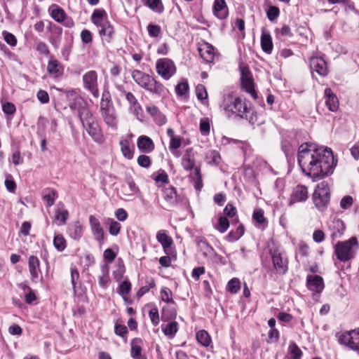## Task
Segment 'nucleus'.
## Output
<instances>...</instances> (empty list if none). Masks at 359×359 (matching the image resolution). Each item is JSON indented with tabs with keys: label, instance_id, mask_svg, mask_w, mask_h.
I'll return each instance as SVG.
<instances>
[{
	"label": "nucleus",
	"instance_id": "obj_56",
	"mask_svg": "<svg viewBox=\"0 0 359 359\" xmlns=\"http://www.w3.org/2000/svg\"><path fill=\"white\" fill-rule=\"evenodd\" d=\"M155 287V283L153 280H151L148 285H146V286H143L137 292V295L138 297H142L143 296L144 294H146L147 292H148L150 289L153 288Z\"/></svg>",
	"mask_w": 359,
	"mask_h": 359
},
{
	"label": "nucleus",
	"instance_id": "obj_27",
	"mask_svg": "<svg viewBox=\"0 0 359 359\" xmlns=\"http://www.w3.org/2000/svg\"><path fill=\"white\" fill-rule=\"evenodd\" d=\"M139 192L138 187L132 179L127 180V184L123 186V194L126 196L131 197Z\"/></svg>",
	"mask_w": 359,
	"mask_h": 359
},
{
	"label": "nucleus",
	"instance_id": "obj_24",
	"mask_svg": "<svg viewBox=\"0 0 359 359\" xmlns=\"http://www.w3.org/2000/svg\"><path fill=\"white\" fill-rule=\"evenodd\" d=\"M156 239L161 244L165 252H166L167 249L170 248L173 243L172 238L168 236L164 230H160L157 232Z\"/></svg>",
	"mask_w": 359,
	"mask_h": 359
},
{
	"label": "nucleus",
	"instance_id": "obj_6",
	"mask_svg": "<svg viewBox=\"0 0 359 359\" xmlns=\"http://www.w3.org/2000/svg\"><path fill=\"white\" fill-rule=\"evenodd\" d=\"M338 342L359 354V327L337 334Z\"/></svg>",
	"mask_w": 359,
	"mask_h": 359
},
{
	"label": "nucleus",
	"instance_id": "obj_1",
	"mask_svg": "<svg viewBox=\"0 0 359 359\" xmlns=\"http://www.w3.org/2000/svg\"><path fill=\"white\" fill-rule=\"evenodd\" d=\"M297 157L302 172L313 179L330 175L336 165L330 149L316 148L312 144H302L299 147Z\"/></svg>",
	"mask_w": 359,
	"mask_h": 359
},
{
	"label": "nucleus",
	"instance_id": "obj_52",
	"mask_svg": "<svg viewBox=\"0 0 359 359\" xmlns=\"http://www.w3.org/2000/svg\"><path fill=\"white\" fill-rule=\"evenodd\" d=\"M81 38L82 42L85 44L90 43L93 40L91 32L88 29H83L81 32Z\"/></svg>",
	"mask_w": 359,
	"mask_h": 359
},
{
	"label": "nucleus",
	"instance_id": "obj_37",
	"mask_svg": "<svg viewBox=\"0 0 359 359\" xmlns=\"http://www.w3.org/2000/svg\"><path fill=\"white\" fill-rule=\"evenodd\" d=\"M241 289V283L236 278H232L227 285V290L231 293H237Z\"/></svg>",
	"mask_w": 359,
	"mask_h": 359
},
{
	"label": "nucleus",
	"instance_id": "obj_19",
	"mask_svg": "<svg viewBox=\"0 0 359 359\" xmlns=\"http://www.w3.org/2000/svg\"><path fill=\"white\" fill-rule=\"evenodd\" d=\"M325 104L332 111H336L339 108V101L337 97L332 93L330 88L325 90Z\"/></svg>",
	"mask_w": 359,
	"mask_h": 359
},
{
	"label": "nucleus",
	"instance_id": "obj_5",
	"mask_svg": "<svg viewBox=\"0 0 359 359\" xmlns=\"http://www.w3.org/2000/svg\"><path fill=\"white\" fill-rule=\"evenodd\" d=\"M105 11L101 9L94 11L91 20L99 28V34L107 42H109L114 34V27L109 22L104 18Z\"/></svg>",
	"mask_w": 359,
	"mask_h": 359
},
{
	"label": "nucleus",
	"instance_id": "obj_15",
	"mask_svg": "<svg viewBox=\"0 0 359 359\" xmlns=\"http://www.w3.org/2000/svg\"><path fill=\"white\" fill-rule=\"evenodd\" d=\"M308 198L307 187L304 185H297L293 190L290 196V205L294 203L304 202Z\"/></svg>",
	"mask_w": 359,
	"mask_h": 359
},
{
	"label": "nucleus",
	"instance_id": "obj_50",
	"mask_svg": "<svg viewBox=\"0 0 359 359\" xmlns=\"http://www.w3.org/2000/svg\"><path fill=\"white\" fill-rule=\"evenodd\" d=\"M182 144V138L179 136H175L170 139L169 149L170 150H176L180 148Z\"/></svg>",
	"mask_w": 359,
	"mask_h": 359
},
{
	"label": "nucleus",
	"instance_id": "obj_26",
	"mask_svg": "<svg viewBox=\"0 0 359 359\" xmlns=\"http://www.w3.org/2000/svg\"><path fill=\"white\" fill-rule=\"evenodd\" d=\"M42 198L47 206H52L57 198V192L53 189H46L42 192Z\"/></svg>",
	"mask_w": 359,
	"mask_h": 359
},
{
	"label": "nucleus",
	"instance_id": "obj_31",
	"mask_svg": "<svg viewBox=\"0 0 359 359\" xmlns=\"http://www.w3.org/2000/svg\"><path fill=\"white\" fill-rule=\"evenodd\" d=\"M162 330L166 336L172 338L178 330V324L175 321L170 322Z\"/></svg>",
	"mask_w": 359,
	"mask_h": 359
},
{
	"label": "nucleus",
	"instance_id": "obj_53",
	"mask_svg": "<svg viewBox=\"0 0 359 359\" xmlns=\"http://www.w3.org/2000/svg\"><path fill=\"white\" fill-rule=\"evenodd\" d=\"M121 229V224L116 221H112L109 226V233L112 236H116L119 233Z\"/></svg>",
	"mask_w": 359,
	"mask_h": 359
},
{
	"label": "nucleus",
	"instance_id": "obj_4",
	"mask_svg": "<svg viewBox=\"0 0 359 359\" xmlns=\"http://www.w3.org/2000/svg\"><path fill=\"white\" fill-rule=\"evenodd\" d=\"M358 246L357 238L351 237L347 241H339L334 246V253L340 262H346L354 258Z\"/></svg>",
	"mask_w": 359,
	"mask_h": 359
},
{
	"label": "nucleus",
	"instance_id": "obj_47",
	"mask_svg": "<svg viewBox=\"0 0 359 359\" xmlns=\"http://www.w3.org/2000/svg\"><path fill=\"white\" fill-rule=\"evenodd\" d=\"M196 93L198 100H202L208 97V93L205 88L201 84H199L196 86Z\"/></svg>",
	"mask_w": 359,
	"mask_h": 359
},
{
	"label": "nucleus",
	"instance_id": "obj_36",
	"mask_svg": "<svg viewBox=\"0 0 359 359\" xmlns=\"http://www.w3.org/2000/svg\"><path fill=\"white\" fill-rule=\"evenodd\" d=\"M146 5L155 12H163V6L161 0H147Z\"/></svg>",
	"mask_w": 359,
	"mask_h": 359
},
{
	"label": "nucleus",
	"instance_id": "obj_33",
	"mask_svg": "<svg viewBox=\"0 0 359 359\" xmlns=\"http://www.w3.org/2000/svg\"><path fill=\"white\" fill-rule=\"evenodd\" d=\"M51 17L57 22H62L65 18V11L57 7H53L50 10Z\"/></svg>",
	"mask_w": 359,
	"mask_h": 359
},
{
	"label": "nucleus",
	"instance_id": "obj_7",
	"mask_svg": "<svg viewBox=\"0 0 359 359\" xmlns=\"http://www.w3.org/2000/svg\"><path fill=\"white\" fill-rule=\"evenodd\" d=\"M330 198V189L326 182H320L313 194V202L316 208L323 210L327 205Z\"/></svg>",
	"mask_w": 359,
	"mask_h": 359
},
{
	"label": "nucleus",
	"instance_id": "obj_3",
	"mask_svg": "<svg viewBox=\"0 0 359 359\" xmlns=\"http://www.w3.org/2000/svg\"><path fill=\"white\" fill-rule=\"evenodd\" d=\"M222 107L228 116L236 114L243 118H248L250 112V107L246 100L231 95L224 96Z\"/></svg>",
	"mask_w": 359,
	"mask_h": 359
},
{
	"label": "nucleus",
	"instance_id": "obj_61",
	"mask_svg": "<svg viewBox=\"0 0 359 359\" xmlns=\"http://www.w3.org/2000/svg\"><path fill=\"white\" fill-rule=\"evenodd\" d=\"M277 34H279L281 36H292V34L291 32L290 28L287 25H283L280 29H276Z\"/></svg>",
	"mask_w": 359,
	"mask_h": 359
},
{
	"label": "nucleus",
	"instance_id": "obj_11",
	"mask_svg": "<svg viewBox=\"0 0 359 359\" xmlns=\"http://www.w3.org/2000/svg\"><path fill=\"white\" fill-rule=\"evenodd\" d=\"M100 112L105 123L115 128L117 126V118L114 106H107L105 104L100 106Z\"/></svg>",
	"mask_w": 359,
	"mask_h": 359
},
{
	"label": "nucleus",
	"instance_id": "obj_35",
	"mask_svg": "<svg viewBox=\"0 0 359 359\" xmlns=\"http://www.w3.org/2000/svg\"><path fill=\"white\" fill-rule=\"evenodd\" d=\"M289 354L292 359H301L303 353L297 345L292 343L289 346Z\"/></svg>",
	"mask_w": 359,
	"mask_h": 359
},
{
	"label": "nucleus",
	"instance_id": "obj_18",
	"mask_svg": "<svg viewBox=\"0 0 359 359\" xmlns=\"http://www.w3.org/2000/svg\"><path fill=\"white\" fill-rule=\"evenodd\" d=\"M198 52L201 57L206 62H211L214 60L215 52L214 47L208 43H204L198 48Z\"/></svg>",
	"mask_w": 359,
	"mask_h": 359
},
{
	"label": "nucleus",
	"instance_id": "obj_64",
	"mask_svg": "<svg viewBox=\"0 0 359 359\" xmlns=\"http://www.w3.org/2000/svg\"><path fill=\"white\" fill-rule=\"evenodd\" d=\"M103 256L106 260L109 262H111L116 258V255L111 249L108 248L104 250Z\"/></svg>",
	"mask_w": 359,
	"mask_h": 359
},
{
	"label": "nucleus",
	"instance_id": "obj_51",
	"mask_svg": "<svg viewBox=\"0 0 359 359\" xmlns=\"http://www.w3.org/2000/svg\"><path fill=\"white\" fill-rule=\"evenodd\" d=\"M156 182L168 183V176L164 170H159L156 176L154 177Z\"/></svg>",
	"mask_w": 359,
	"mask_h": 359
},
{
	"label": "nucleus",
	"instance_id": "obj_28",
	"mask_svg": "<svg viewBox=\"0 0 359 359\" xmlns=\"http://www.w3.org/2000/svg\"><path fill=\"white\" fill-rule=\"evenodd\" d=\"M69 235L74 240H79L83 235V226L79 222H76L69 229Z\"/></svg>",
	"mask_w": 359,
	"mask_h": 359
},
{
	"label": "nucleus",
	"instance_id": "obj_39",
	"mask_svg": "<svg viewBox=\"0 0 359 359\" xmlns=\"http://www.w3.org/2000/svg\"><path fill=\"white\" fill-rule=\"evenodd\" d=\"M161 299L167 303H173L172 291L168 287H163L161 291Z\"/></svg>",
	"mask_w": 359,
	"mask_h": 359
},
{
	"label": "nucleus",
	"instance_id": "obj_55",
	"mask_svg": "<svg viewBox=\"0 0 359 359\" xmlns=\"http://www.w3.org/2000/svg\"><path fill=\"white\" fill-rule=\"evenodd\" d=\"M253 219L259 224L265 222L264 211L262 209L255 210L253 213Z\"/></svg>",
	"mask_w": 359,
	"mask_h": 359
},
{
	"label": "nucleus",
	"instance_id": "obj_14",
	"mask_svg": "<svg viewBox=\"0 0 359 359\" xmlns=\"http://www.w3.org/2000/svg\"><path fill=\"white\" fill-rule=\"evenodd\" d=\"M89 224L95 239L102 243L104 241V233L99 219L95 216L90 215L89 217Z\"/></svg>",
	"mask_w": 359,
	"mask_h": 359
},
{
	"label": "nucleus",
	"instance_id": "obj_13",
	"mask_svg": "<svg viewBox=\"0 0 359 359\" xmlns=\"http://www.w3.org/2000/svg\"><path fill=\"white\" fill-rule=\"evenodd\" d=\"M271 258L273 266L277 273L285 274L288 269V261L287 258H283V255L278 250H274L271 253Z\"/></svg>",
	"mask_w": 359,
	"mask_h": 359
},
{
	"label": "nucleus",
	"instance_id": "obj_22",
	"mask_svg": "<svg viewBox=\"0 0 359 359\" xmlns=\"http://www.w3.org/2000/svg\"><path fill=\"white\" fill-rule=\"evenodd\" d=\"M213 12L215 15L219 19H224L228 15V10L224 0H215L214 2Z\"/></svg>",
	"mask_w": 359,
	"mask_h": 359
},
{
	"label": "nucleus",
	"instance_id": "obj_43",
	"mask_svg": "<svg viewBox=\"0 0 359 359\" xmlns=\"http://www.w3.org/2000/svg\"><path fill=\"white\" fill-rule=\"evenodd\" d=\"M60 63L56 60H50L47 66V70L50 74H57L60 72Z\"/></svg>",
	"mask_w": 359,
	"mask_h": 359
},
{
	"label": "nucleus",
	"instance_id": "obj_58",
	"mask_svg": "<svg viewBox=\"0 0 359 359\" xmlns=\"http://www.w3.org/2000/svg\"><path fill=\"white\" fill-rule=\"evenodd\" d=\"M200 130L202 135H207L210 133V123L208 120H201L200 123Z\"/></svg>",
	"mask_w": 359,
	"mask_h": 359
},
{
	"label": "nucleus",
	"instance_id": "obj_41",
	"mask_svg": "<svg viewBox=\"0 0 359 359\" xmlns=\"http://www.w3.org/2000/svg\"><path fill=\"white\" fill-rule=\"evenodd\" d=\"M229 226V222L228 219L225 217H220L219 218L218 224L216 227L217 229L220 233H223L226 231Z\"/></svg>",
	"mask_w": 359,
	"mask_h": 359
},
{
	"label": "nucleus",
	"instance_id": "obj_46",
	"mask_svg": "<svg viewBox=\"0 0 359 359\" xmlns=\"http://www.w3.org/2000/svg\"><path fill=\"white\" fill-rule=\"evenodd\" d=\"M279 13V9L276 6H270L266 11L267 18L270 21L275 20L278 17Z\"/></svg>",
	"mask_w": 359,
	"mask_h": 359
},
{
	"label": "nucleus",
	"instance_id": "obj_60",
	"mask_svg": "<svg viewBox=\"0 0 359 359\" xmlns=\"http://www.w3.org/2000/svg\"><path fill=\"white\" fill-rule=\"evenodd\" d=\"M3 111L6 114H13L15 111V107L11 102H6L2 106Z\"/></svg>",
	"mask_w": 359,
	"mask_h": 359
},
{
	"label": "nucleus",
	"instance_id": "obj_34",
	"mask_svg": "<svg viewBox=\"0 0 359 359\" xmlns=\"http://www.w3.org/2000/svg\"><path fill=\"white\" fill-rule=\"evenodd\" d=\"M53 245L59 252H62L65 249L66 241L62 235L58 234L54 237Z\"/></svg>",
	"mask_w": 359,
	"mask_h": 359
},
{
	"label": "nucleus",
	"instance_id": "obj_21",
	"mask_svg": "<svg viewBox=\"0 0 359 359\" xmlns=\"http://www.w3.org/2000/svg\"><path fill=\"white\" fill-rule=\"evenodd\" d=\"M28 266L31 278L35 280L41 272L39 259L36 256H30L28 259Z\"/></svg>",
	"mask_w": 359,
	"mask_h": 359
},
{
	"label": "nucleus",
	"instance_id": "obj_12",
	"mask_svg": "<svg viewBox=\"0 0 359 359\" xmlns=\"http://www.w3.org/2000/svg\"><path fill=\"white\" fill-rule=\"evenodd\" d=\"M241 86L254 99L257 98V94L254 89L253 79L247 68H241Z\"/></svg>",
	"mask_w": 359,
	"mask_h": 359
},
{
	"label": "nucleus",
	"instance_id": "obj_8",
	"mask_svg": "<svg viewBox=\"0 0 359 359\" xmlns=\"http://www.w3.org/2000/svg\"><path fill=\"white\" fill-rule=\"evenodd\" d=\"M132 77L139 86L149 91L156 93L160 89L159 83L149 75L141 71L134 70L132 72Z\"/></svg>",
	"mask_w": 359,
	"mask_h": 359
},
{
	"label": "nucleus",
	"instance_id": "obj_30",
	"mask_svg": "<svg viewBox=\"0 0 359 359\" xmlns=\"http://www.w3.org/2000/svg\"><path fill=\"white\" fill-rule=\"evenodd\" d=\"M121 151L124 157L128 159H132L133 152L130 147V141L128 140H122L120 142Z\"/></svg>",
	"mask_w": 359,
	"mask_h": 359
},
{
	"label": "nucleus",
	"instance_id": "obj_17",
	"mask_svg": "<svg viewBox=\"0 0 359 359\" xmlns=\"http://www.w3.org/2000/svg\"><path fill=\"white\" fill-rule=\"evenodd\" d=\"M307 287L310 290L321 292L324 289L323 278L318 275L309 276L307 277Z\"/></svg>",
	"mask_w": 359,
	"mask_h": 359
},
{
	"label": "nucleus",
	"instance_id": "obj_25",
	"mask_svg": "<svg viewBox=\"0 0 359 359\" xmlns=\"http://www.w3.org/2000/svg\"><path fill=\"white\" fill-rule=\"evenodd\" d=\"M261 46L263 51L270 54L273 50V42L271 35L269 33L263 32L261 36Z\"/></svg>",
	"mask_w": 359,
	"mask_h": 359
},
{
	"label": "nucleus",
	"instance_id": "obj_45",
	"mask_svg": "<svg viewBox=\"0 0 359 359\" xmlns=\"http://www.w3.org/2000/svg\"><path fill=\"white\" fill-rule=\"evenodd\" d=\"M5 41L11 46H15L17 44L16 37L11 33L4 31L2 33Z\"/></svg>",
	"mask_w": 359,
	"mask_h": 359
},
{
	"label": "nucleus",
	"instance_id": "obj_42",
	"mask_svg": "<svg viewBox=\"0 0 359 359\" xmlns=\"http://www.w3.org/2000/svg\"><path fill=\"white\" fill-rule=\"evenodd\" d=\"M131 290V284L128 280H124L118 287V293L125 298Z\"/></svg>",
	"mask_w": 359,
	"mask_h": 359
},
{
	"label": "nucleus",
	"instance_id": "obj_38",
	"mask_svg": "<svg viewBox=\"0 0 359 359\" xmlns=\"http://www.w3.org/2000/svg\"><path fill=\"white\" fill-rule=\"evenodd\" d=\"M69 212L67 210L58 208L55 215L56 220L60 221L61 224H65L68 219Z\"/></svg>",
	"mask_w": 359,
	"mask_h": 359
},
{
	"label": "nucleus",
	"instance_id": "obj_57",
	"mask_svg": "<svg viewBox=\"0 0 359 359\" xmlns=\"http://www.w3.org/2000/svg\"><path fill=\"white\" fill-rule=\"evenodd\" d=\"M353 204V198L350 196H344L340 201V206L343 209H347L350 208Z\"/></svg>",
	"mask_w": 359,
	"mask_h": 359
},
{
	"label": "nucleus",
	"instance_id": "obj_9",
	"mask_svg": "<svg viewBox=\"0 0 359 359\" xmlns=\"http://www.w3.org/2000/svg\"><path fill=\"white\" fill-rule=\"evenodd\" d=\"M156 71L164 79L168 80L175 74L176 67L171 60L161 58L156 62Z\"/></svg>",
	"mask_w": 359,
	"mask_h": 359
},
{
	"label": "nucleus",
	"instance_id": "obj_10",
	"mask_svg": "<svg viewBox=\"0 0 359 359\" xmlns=\"http://www.w3.org/2000/svg\"><path fill=\"white\" fill-rule=\"evenodd\" d=\"M83 82L84 88L90 91L95 97H99L97 74L95 71L90 70L84 74Z\"/></svg>",
	"mask_w": 359,
	"mask_h": 359
},
{
	"label": "nucleus",
	"instance_id": "obj_63",
	"mask_svg": "<svg viewBox=\"0 0 359 359\" xmlns=\"http://www.w3.org/2000/svg\"><path fill=\"white\" fill-rule=\"evenodd\" d=\"M102 104H105L107 106H113V104H112V102L111 100V96L108 91H104L102 93V100L100 102V106H102Z\"/></svg>",
	"mask_w": 359,
	"mask_h": 359
},
{
	"label": "nucleus",
	"instance_id": "obj_49",
	"mask_svg": "<svg viewBox=\"0 0 359 359\" xmlns=\"http://www.w3.org/2000/svg\"><path fill=\"white\" fill-rule=\"evenodd\" d=\"M137 163L143 168H149L151 165V159L148 156L140 155L137 158Z\"/></svg>",
	"mask_w": 359,
	"mask_h": 359
},
{
	"label": "nucleus",
	"instance_id": "obj_59",
	"mask_svg": "<svg viewBox=\"0 0 359 359\" xmlns=\"http://www.w3.org/2000/svg\"><path fill=\"white\" fill-rule=\"evenodd\" d=\"M36 97L38 100L43 104L48 103L49 102V95L45 90H40L38 91Z\"/></svg>",
	"mask_w": 359,
	"mask_h": 359
},
{
	"label": "nucleus",
	"instance_id": "obj_2",
	"mask_svg": "<svg viewBox=\"0 0 359 359\" xmlns=\"http://www.w3.org/2000/svg\"><path fill=\"white\" fill-rule=\"evenodd\" d=\"M72 109L78 111L80 120L83 128L86 130L93 140L99 144L104 142V137L97 121L93 116L90 110L86 107V103L81 97H76L74 102L70 104Z\"/></svg>",
	"mask_w": 359,
	"mask_h": 359
},
{
	"label": "nucleus",
	"instance_id": "obj_62",
	"mask_svg": "<svg viewBox=\"0 0 359 359\" xmlns=\"http://www.w3.org/2000/svg\"><path fill=\"white\" fill-rule=\"evenodd\" d=\"M313 239L316 243H321L325 239V233L320 229L315 230L313 233Z\"/></svg>",
	"mask_w": 359,
	"mask_h": 359
},
{
	"label": "nucleus",
	"instance_id": "obj_48",
	"mask_svg": "<svg viewBox=\"0 0 359 359\" xmlns=\"http://www.w3.org/2000/svg\"><path fill=\"white\" fill-rule=\"evenodd\" d=\"M149 318L154 325H157L159 323V314L157 308H153L149 313Z\"/></svg>",
	"mask_w": 359,
	"mask_h": 359
},
{
	"label": "nucleus",
	"instance_id": "obj_29",
	"mask_svg": "<svg viewBox=\"0 0 359 359\" xmlns=\"http://www.w3.org/2000/svg\"><path fill=\"white\" fill-rule=\"evenodd\" d=\"M196 339L198 343L205 347H208L211 344V338L205 330H200L196 333Z\"/></svg>",
	"mask_w": 359,
	"mask_h": 359
},
{
	"label": "nucleus",
	"instance_id": "obj_23",
	"mask_svg": "<svg viewBox=\"0 0 359 359\" xmlns=\"http://www.w3.org/2000/svg\"><path fill=\"white\" fill-rule=\"evenodd\" d=\"M137 144L140 151L146 153H149L154 149V144L151 139L144 135L138 138Z\"/></svg>",
	"mask_w": 359,
	"mask_h": 359
},
{
	"label": "nucleus",
	"instance_id": "obj_16",
	"mask_svg": "<svg viewBox=\"0 0 359 359\" xmlns=\"http://www.w3.org/2000/svg\"><path fill=\"white\" fill-rule=\"evenodd\" d=\"M311 69L320 76H325L327 74L326 62L320 57H313L310 60Z\"/></svg>",
	"mask_w": 359,
	"mask_h": 359
},
{
	"label": "nucleus",
	"instance_id": "obj_54",
	"mask_svg": "<svg viewBox=\"0 0 359 359\" xmlns=\"http://www.w3.org/2000/svg\"><path fill=\"white\" fill-rule=\"evenodd\" d=\"M189 90V85L187 82H181L176 86V92L180 95H185Z\"/></svg>",
	"mask_w": 359,
	"mask_h": 359
},
{
	"label": "nucleus",
	"instance_id": "obj_20",
	"mask_svg": "<svg viewBox=\"0 0 359 359\" xmlns=\"http://www.w3.org/2000/svg\"><path fill=\"white\" fill-rule=\"evenodd\" d=\"M163 198L167 203L168 208H172L177 203V195L175 188L169 187L163 191Z\"/></svg>",
	"mask_w": 359,
	"mask_h": 359
},
{
	"label": "nucleus",
	"instance_id": "obj_44",
	"mask_svg": "<svg viewBox=\"0 0 359 359\" xmlns=\"http://www.w3.org/2000/svg\"><path fill=\"white\" fill-rule=\"evenodd\" d=\"M147 29L151 37H157L161 33V28L157 25L149 24Z\"/></svg>",
	"mask_w": 359,
	"mask_h": 359
},
{
	"label": "nucleus",
	"instance_id": "obj_40",
	"mask_svg": "<svg viewBox=\"0 0 359 359\" xmlns=\"http://www.w3.org/2000/svg\"><path fill=\"white\" fill-rule=\"evenodd\" d=\"M183 168L187 170H191L194 168L195 162L189 155H184L182 160Z\"/></svg>",
	"mask_w": 359,
	"mask_h": 359
},
{
	"label": "nucleus",
	"instance_id": "obj_32",
	"mask_svg": "<svg viewBox=\"0 0 359 359\" xmlns=\"http://www.w3.org/2000/svg\"><path fill=\"white\" fill-rule=\"evenodd\" d=\"M141 340L135 339L131 342V355L133 358L139 359L141 355Z\"/></svg>",
	"mask_w": 359,
	"mask_h": 359
}]
</instances>
